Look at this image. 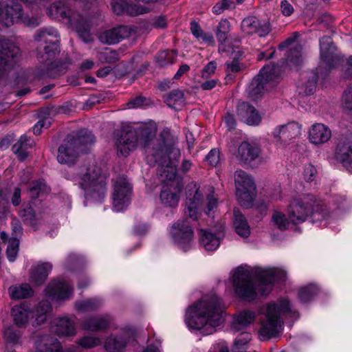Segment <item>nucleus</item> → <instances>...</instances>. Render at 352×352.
Returning a JSON list of instances; mask_svg holds the SVG:
<instances>
[{"mask_svg": "<svg viewBox=\"0 0 352 352\" xmlns=\"http://www.w3.org/2000/svg\"><path fill=\"white\" fill-rule=\"evenodd\" d=\"M157 128L155 124L142 125L138 129L125 126L115 133L118 154L126 156L138 144H144L146 161L150 165L160 166L159 174L163 183L160 198L166 207L177 206L181 186L175 180L177 164L180 157L179 148L176 146L177 138L168 128L164 129L157 140H153Z\"/></svg>", "mask_w": 352, "mask_h": 352, "instance_id": "1", "label": "nucleus"}, {"mask_svg": "<svg viewBox=\"0 0 352 352\" xmlns=\"http://www.w3.org/2000/svg\"><path fill=\"white\" fill-rule=\"evenodd\" d=\"M287 276L286 270L282 267H255L251 271L239 267L230 279L238 296L252 300L258 295H268L275 282L285 280Z\"/></svg>", "mask_w": 352, "mask_h": 352, "instance_id": "2", "label": "nucleus"}, {"mask_svg": "<svg viewBox=\"0 0 352 352\" xmlns=\"http://www.w3.org/2000/svg\"><path fill=\"white\" fill-rule=\"evenodd\" d=\"M223 312L221 300L216 294H208L186 308L184 322L191 332L212 334L223 322Z\"/></svg>", "mask_w": 352, "mask_h": 352, "instance_id": "3", "label": "nucleus"}, {"mask_svg": "<svg viewBox=\"0 0 352 352\" xmlns=\"http://www.w3.org/2000/svg\"><path fill=\"white\" fill-rule=\"evenodd\" d=\"M74 8H67L60 2L52 3L47 11V14L52 19L63 20L75 30L82 40L87 43L91 41L90 15L89 10L91 0H73Z\"/></svg>", "mask_w": 352, "mask_h": 352, "instance_id": "4", "label": "nucleus"}, {"mask_svg": "<svg viewBox=\"0 0 352 352\" xmlns=\"http://www.w3.org/2000/svg\"><path fill=\"white\" fill-rule=\"evenodd\" d=\"M258 337L262 341L278 336L283 330L284 318H298L287 298H280L264 305L260 310Z\"/></svg>", "mask_w": 352, "mask_h": 352, "instance_id": "5", "label": "nucleus"}, {"mask_svg": "<svg viewBox=\"0 0 352 352\" xmlns=\"http://www.w3.org/2000/svg\"><path fill=\"white\" fill-rule=\"evenodd\" d=\"M67 178L84 191L86 202H100L104 199L106 191L105 176L100 167L96 164H83L72 170Z\"/></svg>", "mask_w": 352, "mask_h": 352, "instance_id": "6", "label": "nucleus"}, {"mask_svg": "<svg viewBox=\"0 0 352 352\" xmlns=\"http://www.w3.org/2000/svg\"><path fill=\"white\" fill-rule=\"evenodd\" d=\"M287 213L289 220L293 224L305 222L309 215H311L314 221L331 217L323 201L317 199L311 194H302L294 197L287 207Z\"/></svg>", "mask_w": 352, "mask_h": 352, "instance_id": "7", "label": "nucleus"}, {"mask_svg": "<svg viewBox=\"0 0 352 352\" xmlns=\"http://www.w3.org/2000/svg\"><path fill=\"white\" fill-rule=\"evenodd\" d=\"M51 309L48 300L41 301L33 309L30 304L23 302L12 308L11 316L18 327H25L31 321L32 325L36 327L45 322Z\"/></svg>", "mask_w": 352, "mask_h": 352, "instance_id": "8", "label": "nucleus"}, {"mask_svg": "<svg viewBox=\"0 0 352 352\" xmlns=\"http://www.w3.org/2000/svg\"><path fill=\"white\" fill-rule=\"evenodd\" d=\"M95 140L92 133L86 129L80 130L76 135H67L58 151L57 160L60 164H73L82 146L92 144Z\"/></svg>", "mask_w": 352, "mask_h": 352, "instance_id": "9", "label": "nucleus"}, {"mask_svg": "<svg viewBox=\"0 0 352 352\" xmlns=\"http://www.w3.org/2000/svg\"><path fill=\"white\" fill-rule=\"evenodd\" d=\"M280 67H262L248 87V95L256 100L265 93L271 90L280 78Z\"/></svg>", "mask_w": 352, "mask_h": 352, "instance_id": "10", "label": "nucleus"}, {"mask_svg": "<svg viewBox=\"0 0 352 352\" xmlns=\"http://www.w3.org/2000/svg\"><path fill=\"white\" fill-rule=\"evenodd\" d=\"M58 37L57 30L52 27L41 29L35 34V41L46 44L44 53L38 56L41 64L46 66H58L54 64V61L56 55L60 53Z\"/></svg>", "mask_w": 352, "mask_h": 352, "instance_id": "11", "label": "nucleus"}, {"mask_svg": "<svg viewBox=\"0 0 352 352\" xmlns=\"http://www.w3.org/2000/svg\"><path fill=\"white\" fill-rule=\"evenodd\" d=\"M40 17L23 16L21 5L15 0H9L6 4L0 1V23L6 27L21 22L28 26L36 27L41 23Z\"/></svg>", "mask_w": 352, "mask_h": 352, "instance_id": "12", "label": "nucleus"}, {"mask_svg": "<svg viewBox=\"0 0 352 352\" xmlns=\"http://www.w3.org/2000/svg\"><path fill=\"white\" fill-rule=\"evenodd\" d=\"M234 177L238 201L243 207H251L256 190L252 178L242 170H236Z\"/></svg>", "mask_w": 352, "mask_h": 352, "instance_id": "13", "label": "nucleus"}, {"mask_svg": "<svg viewBox=\"0 0 352 352\" xmlns=\"http://www.w3.org/2000/svg\"><path fill=\"white\" fill-rule=\"evenodd\" d=\"M174 244L184 252L192 248L193 230L187 219H179L173 223L169 231Z\"/></svg>", "mask_w": 352, "mask_h": 352, "instance_id": "14", "label": "nucleus"}, {"mask_svg": "<svg viewBox=\"0 0 352 352\" xmlns=\"http://www.w3.org/2000/svg\"><path fill=\"white\" fill-rule=\"evenodd\" d=\"M132 188L126 178L118 177L113 186V208L116 212L125 209L130 204Z\"/></svg>", "mask_w": 352, "mask_h": 352, "instance_id": "15", "label": "nucleus"}, {"mask_svg": "<svg viewBox=\"0 0 352 352\" xmlns=\"http://www.w3.org/2000/svg\"><path fill=\"white\" fill-rule=\"evenodd\" d=\"M203 196L196 183H190L187 187V201L185 212L192 220H198L201 214L200 207Z\"/></svg>", "mask_w": 352, "mask_h": 352, "instance_id": "16", "label": "nucleus"}, {"mask_svg": "<svg viewBox=\"0 0 352 352\" xmlns=\"http://www.w3.org/2000/svg\"><path fill=\"white\" fill-rule=\"evenodd\" d=\"M73 294V289L62 279L52 280L44 291L45 296L52 301H61L69 299Z\"/></svg>", "mask_w": 352, "mask_h": 352, "instance_id": "17", "label": "nucleus"}, {"mask_svg": "<svg viewBox=\"0 0 352 352\" xmlns=\"http://www.w3.org/2000/svg\"><path fill=\"white\" fill-rule=\"evenodd\" d=\"M21 56L19 47L12 40L0 38V66H10Z\"/></svg>", "mask_w": 352, "mask_h": 352, "instance_id": "18", "label": "nucleus"}, {"mask_svg": "<svg viewBox=\"0 0 352 352\" xmlns=\"http://www.w3.org/2000/svg\"><path fill=\"white\" fill-rule=\"evenodd\" d=\"M299 36L298 32H294L292 36L287 38L279 45L280 49L292 47L287 55V61L295 66H299L305 63V57L302 52V46L296 42Z\"/></svg>", "mask_w": 352, "mask_h": 352, "instance_id": "19", "label": "nucleus"}, {"mask_svg": "<svg viewBox=\"0 0 352 352\" xmlns=\"http://www.w3.org/2000/svg\"><path fill=\"white\" fill-rule=\"evenodd\" d=\"M301 125L296 122L276 126L272 131V137L277 142L286 143L289 140L298 138L301 133Z\"/></svg>", "mask_w": 352, "mask_h": 352, "instance_id": "20", "label": "nucleus"}, {"mask_svg": "<svg viewBox=\"0 0 352 352\" xmlns=\"http://www.w3.org/2000/svg\"><path fill=\"white\" fill-rule=\"evenodd\" d=\"M230 31V23L228 19H221L215 32L216 37L219 43V50L221 51L231 52L233 56V60L230 66H239V62L237 60V54L239 52L236 51L234 48L230 46H226V41L228 38V34ZM228 66H230L229 65Z\"/></svg>", "mask_w": 352, "mask_h": 352, "instance_id": "21", "label": "nucleus"}, {"mask_svg": "<svg viewBox=\"0 0 352 352\" xmlns=\"http://www.w3.org/2000/svg\"><path fill=\"white\" fill-rule=\"evenodd\" d=\"M336 157L349 171L352 172V136L338 142Z\"/></svg>", "mask_w": 352, "mask_h": 352, "instance_id": "22", "label": "nucleus"}, {"mask_svg": "<svg viewBox=\"0 0 352 352\" xmlns=\"http://www.w3.org/2000/svg\"><path fill=\"white\" fill-rule=\"evenodd\" d=\"M132 30L129 26H118L102 32L99 35V40L103 43L113 45L128 38Z\"/></svg>", "mask_w": 352, "mask_h": 352, "instance_id": "23", "label": "nucleus"}, {"mask_svg": "<svg viewBox=\"0 0 352 352\" xmlns=\"http://www.w3.org/2000/svg\"><path fill=\"white\" fill-rule=\"evenodd\" d=\"M331 138V129L322 123H314L310 126L308 131L309 141L316 146L325 144Z\"/></svg>", "mask_w": 352, "mask_h": 352, "instance_id": "24", "label": "nucleus"}, {"mask_svg": "<svg viewBox=\"0 0 352 352\" xmlns=\"http://www.w3.org/2000/svg\"><path fill=\"white\" fill-rule=\"evenodd\" d=\"M241 28L246 34H257L259 36H265L270 31L268 22H261L254 16L244 19L241 23Z\"/></svg>", "mask_w": 352, "mask_h": 352, "instance_id": "25", "label": "nucleus"}, {"mask_svg": "<svg viewBox=\"0 0 352 352\" xmlns=\"http://www.w3.org/2000/svg\"><path fill=\"white\" fill-rule=\"evenodd\" d=\"M198 234L201 246L208 252L217 250L223 237L220 231L212 232L209 229H199Z\"/></svg>", "mask_w": 352, "mask_h": 352, "instance_id": "26", "label": "nucleus"}, {"mask_svg": "<svg viewBox=\"0 0 352 352\" xmlns=\"http://www.w3.org/2000/svg\"><path fill=\"white\" fill-rule=\"evenodd\" d=\"M260 153L256 144L245 141L239 146L234 155L241 163L250 164L258 157Z\"/></svg>", "mask_w": 352, "mask_h": 352, "instance_id": "27", "label": "nucleus"}, {"mask_svg": "<svg viewBox=\"0 0 352 352\" xmlns=\"http://www.w3.org/2000/svg\"><path fill=\"white\" fill-rule=\"evenodd\" d=\"M320 70L316 68V71H311L307 72L303 78H307V81L302 86L301 89H303V92L306 95L313 94L316 89V84L318 80H324L329 72V67H320Z\"/></svg>", "mask_w": 352, "mask_h": 352, "instance_id": "28", "label": "nucleus"}, {"mask_svg": "<svg viewBox=\"0 0 352 352\" xmlns=\"http://www.w3.org/2000/svg\"><path fill=\"white\" fill-rule=\"evenodd\" d=\"M237 115L242 122L250 126H257L262 120L259 112L247 102H242L238 106Z\"/></svg>", "mask_w": 352, "mask_h": 352, "instance_id": "29", "label": "nucleus"}, {"mask_svg": "<svg viewBox=\"0 0 352 352\" xmlns=\"http://www.w3.org/2000/svg\"><path fill=\"white\" fill-rule=\"evenodd\" d=\"M52 269L50 263H38L32 266L30 280L36 285H42Z\"/></svg>", "mask_w": 352, "mask_h": 352, "instance_id": "30", "label": "nucleus"}, {"mask_svg": "<svg viewBox=\"0 0 352 352\" xmlns=\"http://www.w3.org/2000/svg\"><path fill=\"white\" fill-rule=\"evenodd\" d=\"M52 330L58 336H74L76 333L74 322L67 318L54 319Z\"/></svg>", "mask_w": 352, "mask_h": 352, "instance_id": "31", "label": "nucleus"}, {"mask_svg": "<svg viewBox=\"0 0 352 352\" xmlns=\"http://www.w3.org/2000/svg\"><path fill=\"white\" fill-rule=\"evenodd\" d=\"M111 318L108 316L88 318L81 322L82 329L90 331H102L109 327Z\"/></svg>", "mask_w": 352, "mask_h": 352, "instance_id": "32", "label": "nucleus"}, {"mask_svg": "<svg viewBox=\"0 0 352 352\" xmlns=\"http://www.w3.org/2000/svg\"><path fill=\"white\" fill-rule=\"evenodd\" d=\"M256 318V313L244 310L235 315L232 322V329L235 331H240L245 329L252 324Z\"/></svg>", "mask_w": 352, "mask_h": 352, "instance_id": "33", "label": "nucleus"}, {"mask_svg": "<svg viewBox=\"0 0 352 352\" xmlns=\"http://www.w3.org/2000/svg\"><path fill=\"white\" fill-rule=\"evenodd\" d=\"M233 215V225L236 232L241 237L249 236L250 228L245 216L237 208L234 209Z\"/></svg>", "mask_w": 352, "mask_h": 352, "instance_id": "34", "label": "nucleus"}, {"mask_svg": "<svg viewBox=\"0 0 352 352\" xmlns=\"http://www.w3.org/2000/svg\"><path fill=\"white\" fill-rule=\"evenodd\" d=\"M131 334V329L124 330V337L117 338L116 336L111 335L109 336L104 344V347L107 352H118L126 344V337Z\"/></svg>", "mask_w": 352, "mask_h": 352, "instance_id": "35", "label": "nucleus"}, {"mask_svg": "<svg viewBox=\"0 0 352 352\" xmlns=\"http://www.w3.org/2000/svg\"><path fill=\"white\" fill-rule=\"evenodd\" d=\"M10 297L13 300H20L31 297L33 289L28 283L14 285L8 288Z\"/></svg>", "mask_w": 352, "mask_h": 352, "instance_id": "36", "label": "nucleus"}, {"mask_svg": "<svg viewBox=\"0 0 352 352\" xmlns=\"http://www.w3.org/2000/svg\"><path fill=\"white\" fill-rule=\"evenodd\" d=\"M34 144L33 140L28 138L25 135L21 136L19 141L12 146L13 152L17 155L21 160H24L27 156V149Z\"/></svg>", "mask_w": 352, "mask_h": 352, "instance_id": "37", "label": "nucleus"}, {"mask_svg": "<svg viewBox=\"0 0 352 352\" xmlns=\"http://www.w3.org/2000/svg\"><path fill=\"white\" fill-rule=\"evenodd\" d=\"M332 44L333 41L330 36H324L320 39V58L327 64H330V61L333 60Z\"/></svg>", "mask_w": 352, "mask_h": 352, "instance_id": "38", "label": "nucleus"}, {"mask_svg": "<svg viewBox=\"0 0 352 352\" xmlns=\"http://www.w3.org/2000/svg\"><path fill=\"white\" fill-rule=\"evenodd\" d=\"M318 288L314 284H309L299 289L298 298L302 302L310 301L318 293Z\"/></svg>", "mask_w": 352, "mask_h": 352, "instance_id": "39", "label": "nucleus"}, {"mask_svg": "<svg viewBox=\"0 0 352 352\" xmlns=\"http://www.w3.org/2000/svg\"><path fill=\"white\" fill-rule=\"evenodd\" d=\"M102 304L100 298H95L77 302L76 308L81 312L90 311L98 309Z\"/></svg>", "mask_w": 352, "mask_h": 352, "instance_id": "40", "label": "nucleus"}, {"mask_svg": "<svg viewBox=\"0 0 352 352\" xmlns=\"http://www.w3.org/2000/svg\"><path fill=\"white\" fill-rule=\"evenodd\" d=\"M184 101V92L181 90L173 91L165 98L167 104L173 109H177L182 106Z\"/></svg>", "mask_w": 352, "mask_h": 352, "instance_id": "41", "label": "nucleus"}, {"mask_svg": "<svg viewBox=\"0 0 352 352\" xmlns=\"http://www.w3.org/2000/svg\"><path fill=\"white\" fill-rule=\"evenodd\" d=\"M272 221L275 226L280 230H286L288 228L291 221L289 217H286L285 214L278 210L274 211L272 217Z\"/></svg>", "mask_w": 352, "mask_h": 352, "instance_id": "42", "label": "nucleus"}, {"mask_svg": "<svg viewBox=\"0 0 352 352\" xmlns=\"http://www.w3.org/2000/svg\"><path fill=\"white\" fill-rule=\"evenodd\" d=\"M78 344L85 349H89L100 346L102 344L101 339L96 336H85L80 338Z\"/></svg>", "mask_w": 352, "mask_h": 352, "instance_id": "43", "label": "nucleus"}, {"mask_svg": "<svg viewBox=\"0 0 352 352\" xmlns=\"http://www.w3.org/2000/svg\"><path fill=\"white\" fill-rule=\"evenodd\" d=\"M176 54L173 50L163 51L157 56V62L160 66H166L176 63Z\"/></svg>", "mask_w": 352, "mask_h": 352, "instance_id": "44", "label": "nucleus"}, {"mask_svg": "<svg viewBox=\"0 0 352 352\" xmlns=\"http://www.w3.org/2000/svg\"><path fill=\"white\" fill-rule=\"evenodd\" d=\"M30 193L32 197L36 198L41 196H43V194L47 193L50 192V188L45 184L44 181L39 180L35 182H33L32 186L30 187Z\"/></svg>", "mask_w": 352, "mask_h": 352, "instance_id": "45", "label": "nucleus"}, {"mask_svg": "<svg viewBox=\"0 0 352 352\" xmlns=\"http://www.w3.org/2000/svg\"><path fill=\"white\" fill-rule=\"evenodd\" d=\"M19 246V241L16 237H13L8 241L6 255L9 261H14L18 254Z\"/></svg>", "mask_w": 352, "mask_h": 352, "instance_id": "46", "label": "nucleus"}, {"mask_svg": "<svg viewBox=\"0 0 352 352\" xmlns=\"http://www.w3.org/2000/svg\"><path fill=\"white\" fill-rule=\"evenodd\" d=\"M219 201L217 197L215 196L213 188L211 193L207 195L206 197V206L205 213L208 216L213 217L214 210L217 208Z\"/></svg>", "mask_w": 352, "mask_h": 352, "instance_id": "47", "label": "nucleus"}, {"mask_svg": "<svg viewBox=\"0 0 352 352\" xmlns=\"http://www.w3.org/2000/svg\"><path fill=\"white\" fill-rule=\"evenodd\" d=\"M342 106L345 112L352 115V86L344 90L342 97Z\"/></svg>", "mask_w": 352, "mask_h": 352, "instance_id": "48", "label": "nucleus"}, {"mask_svg": "<svg viewBox=\"0 0 352 352\" xmlns=\"http://www.w3.org/2000/svg\"><path fill=\"white\" fill-rule=\"evenodd\" d=\"M151 11V8L144 5L138 3H129L126 6V12L131 16L144 14Z\"/></svg>", "mask_w": 352, "mask_h": 352, "instance_id": "49", "label": "nucleus"}, {"mask_svg": "<svg viewBox=\"0 0 352 352\" xmlns=\"http://www.w3.org/2000/svg\"><path fill=\"white\" fill-rule=\"evenodd\" d=\"M190 26L191 32L195 37L201 38L206 41H213V36L211 34H204L201 28L196 22H191Z\"/></svg>", "mask_w": 352, "mask_h": 352, "instance_id": "50", "label": "nucleus"}, {"mask_svg": "<svg viewBox=\"0 0 352 352\" xmlns=\"http://www.w3.org/2000/svg\"><path fill=\"white\" fill-rule=\"evenodd\" d=\"M303 178L305 182L311 183L314 182L317 175V170L311 164L305 165L302 172Z\"/></svg>", "mask_w": 352, "mask_h": 352, "instance_id": "51", "label": "nucleus"}, {"mask_svg": "<svg viewBox=\"0 0 352 352\" xmlns=\"http://www.w3.org/2000/svg\"><path fill=\"white\" fill-rule=\"evenodd\" d=\"M234 2L232 0H221L217 2L212 8V12L216 14H220L225 10L232 8Z\"/></svg>", "mask_w": 352, "mask_h": 352, "instance_id": "52", "label": "nucleus"}, {"mask_svg": "<svg viewBox=\"0 0 352 352\" xmlns=\"http://www.w3.org/2000/svg\"><path fill=\"white\" fill-rule=\"evenodd\" d=\"M98 58L102 63H113L118 58V54L116 52L105 50L99 53Z\"/></svg>", "mask_w": 352, "mask_h": 352, "instance_id": "53", "label": "nucleus"}, {"mask_svg": "<svg viewBox=\"0 0 352 352\" xmlns=\"http://www.w3.org/2000/svg\"><path fill=\"white\" fill-rule=\"evenodd\" d=\"M111 5L113 12L120 15L126 12V6L129 3L126 0H111Z\"/></svg>", "mask_w": 352, "mask_h": 352, "instance_id": "54", "label": "nucleus"}, {"mask_svg": "<svg viewBox=\"0 0 352 352\" xmlns=\"http://www.w3.org/2000/svg\"><path fill=\"white\" fill-rule=\"evenodd\" d=\"M251 334L248 332H243L239 334L234 340L235 347L238 349L243 348L251 340Z\"/></svg>", "mask_w": 352, "mask_h": 352, "instance_id": "55", "label": "nucleus"}, {"mask_svg": "<svg viewBox=\"0 0 352 352\" xmlns=\"http://www.w3.org/2000/svg\"><path fill=\"white\" fill-rule=\"evenodd\" d=\"M150 25L156 29L165 28L167 26V19L164 15L155 16L151 20Z\"/></svg>", "mask_w": 352, "mask_h": 352, "instance_id": "56", "label": "nucleus"}, {"mask_svg": "<svg viewBox=\"0 0 352 352\" xmlns=\"http://www.w3.org/2000/svg\"><path fill=\"white\" fill-rule=\"evenodd\" d=\"M5 339L10 343H16L20 338V335L13 330L12 328L8 327L4 331Z\"/></svg>", "mask_w": 352, "mask_h": 352, "instance_id": "57", "label": "nucleus"}, {"mask_svg": "<svg viewBox=\"0 0 352 352\" xmlns=\"http://www.w3.org/2000/svg\"><path fill=\"white\" fill-rule=\"evenodd\" d=\"M280 9L285 16H289L294 12L293 6L287 0H283L280 2Z\"/></svg>", "mask_w": 352, "mask_h": 352, "instance_id": "58", "label": "nucleus"}, {"mask_svg": "<svg viewBox=\"0 0 352 352\" xmlns=\"http://www.w3.org/2000/svg\"><path fill=\"white\" fill-rule=\"evenodd\" d=\"M206 160L212 166H215L219 160V152L217 149H212L206 156Z\"/></svg>", "mask_w": 352, "mask_h": 352, "instance_id": "59", "label": "nucleus"}, {"mask_svg": "<svg viewBox=\"0 0 352 352\" xmlns=\"http://www.w3.org/2000/svg\"><path fill=\"white\" fill-rule=\"evenodd\" d=\"M50 125V121L47 119L41 120L34 125L33 132L36 135H39L43 127L47 128Z\"/></svg>", "mask_w": 352, "mask_h": 352, "instance_id": "60", "label": "nucleus"}, {"mask_svg": "<svg viewBox=\"0 0 352 352\" xmlns=\"http://www.w3.org/2000/svg\"><path fill=\"white\" fill-rule=\"evenodd\" d=\"M145 99L142 97H137L129 101L127 104L128 109L138 108L144 105Z\"/></svg>", "mask_w": 352, "mask_h": 352, "instance_id": "61", "label": "nucleus"}, {"mask_svg": "<svg viewBox=\"0 0 352 352\" xmlns=\"http://www.w3.org/2000/svg\"><path fill=\"white\" fill-rule=\"evenodd\" d=\"M224 122L226 126L230 129H233L236 124L234 116L229 113L226 115Z\"/></svg>", "mask_w": 352, "mask_h": 352, "instance_id": "62", "label": "nucleus"}, {"mask_svg": "<svg viewBox=\"0 0 352 352\" xmlns=\"http://www.w3.org/2000/svg\"><path fill=\"white\" fill-rule=\"evenodd\" d=\"M8 211V204L2 199L1 192H0V219L6 214Z\"/></svg>", "mask_w": 352, "mask_h": 352, "instance_id": "63", "label": "nucleus"}, {"mask_svg": "<svg viewBox=\"0 0 352 352\" xmlns=\"http://www.w3.org/2000/svg\"><path fill=\"white\" fill-rule=\"evenodd\" d=\"M12 204L14 206H17L21 203V190L18 188L14 189V193L11 198Z\"/></svg>", "mask_w": 352, "mask_h": 352, "instance_id": "64", "label": "nucleus"}]
</instances>
